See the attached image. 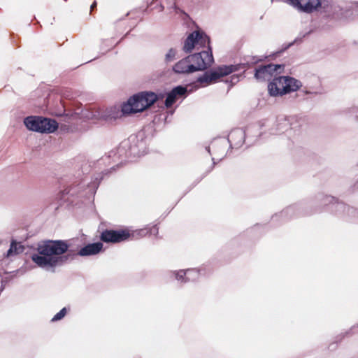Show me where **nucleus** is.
<instances>
[{
  "instance_id": "nucleus-13",
  "label": "nucleus",
  "mask_w": 358,
  "mask_h": 358,
  "mask_svg": "<svg viewBox=\"0 0 358 358\" xmlns=\"http://www.w3.org/2000/svg\"><path fill=\"white\" fill-rule=\"evenodd\" d=\"M102 243H95L86 245L79 251L81 256L94 255L99 252L102 249Z\"/></svg>"
},
{
  "instance_id": "nucleus-11",
  "label": "nucleus",
  "mask_w": 358,
  "mask_h": 358,
  "mask_svg": "<svg viewBox=\"0 0 358 358\" xmlns=\"http://www.w3.org/2000/svg\"><path fill=\"white\" fill-rule=\"evenodd\" d=\"M187 92V90L185 87L178 86L173 88L167 95L165 101L166 106L171 107L179 97L185 95Z\"/></svg>"
},
{
  "instance_id": "nucleus-18",
  "label": "nucleus",
  "mask_w": 358,
  "mask_h": 358,
  "mask_svg": "<svg viewBox=\"0 0 358 358\" xmlns=\"http://www.w3.org/2000/svg\"><path fill=\"white\" fill-rule=\"evenodd\" d=\"M120 115L118 113L117 114H110L108 115V116L106 117V118H110V119H116L117 117H119Z\"/></svg>"
},
{
  "instance_id": "nucleus-7",
  "label": "nucleus",
  "mask_w": 358,
  "mask_h": 358,
  "mask_svg": "<svg viewBox=\"0 0 358 358\" xmlns=\"http://www.w3.org/2000/svg\"><path fill=\"white\" fill-rule=\"evenodd\" d=\"M189 57V59L191 62L192 65H202L201 69L197 71H202L210 66L213 62V57L212 55L210 47H208L207 50H203L198 54L191 55Z\"/></svg>"
},
{
  "instance_id": "nucleus-10",
  "label": "nucleus",
  "mask_w": 358,
  "mask_h": 358,
  "mask_svg": "<svg viewBox=\"0 0 358 358\" xmlns=\"http://www.w3.org/2000/svg\"><path fill=\"white\" fill-rule=\"evenodd\" d=\"M202 66H203V64L192 65L189 57H187L176 63L173 66V71L178 73H187L197 71V69H201Z\"/></svg>"
},
{
  "instance_id": "nucleus-20",
  "label": "nucleus",
  "mask_w": 358,
  "mask_h": 358,
  "mask_svg": "<svg viewBox=\"0 0 358 358\" xmlns=\"http://www.w3.org/2000/svg\"><path fill=\"white\" fill-rule=\"evenodd\" d=\"M238 81V77L237 76L234 75V76H231V82L233 84L237 83Z\"/></svg>"
},
{
  "instance_id": "nucleus-16",
  "label": "nucleus",
  "mask_w": 358,
  "mask_h": 358,
  "mask_svg": "<svg viewBox=\"0 0 358 358\" xmlns=\"http://www.w3.org/2000/svg\"><path fill=\"white\" fill-rule=\"evenodd\" d=\"M196 271L194 269L187 270L186 271H180L176 274V278L178 280H182L184 275H187V279H189V275L193 273H195Z\"/></svg>"
},
{
  "instance_id": "nucleus-6",
  "label": "nucleus",
  "mask_w": 358,
  "mask_h": 358,
  "mask_svg": "<svg viewBox=\"0 0 358 358\" xmlns=\"http://www.w3.org/2000/svg\"><path fill=\"white\" fill-rule=\"evenodd\" d=\"M237 69V66L232 65L220 66L216 70L210 72V73L205 74L203 77L199 79L198 81L200 83V87H203L214 83L220 77L227 76L229 73L236 71Z\"/></svg>"
},
{
  "instance_id": "nucleus-4",
  "label": "nucleus",
  "mask_w": 358,
  "mask_h": 358,
  "mask_svg": "<svg viewBox=\"0 0 358 358\" xmlns=\"http://www.w3.org/2000/svg\"><path fill=\"white\" fill-rule=\"evenodd\" d=\"M24 124L28 130L38 133H53L58 128L55 120L41 116L27 117L24 120Z\"/></svg>"
},
{
  "instance_id": "nucleus-3",
  "label": "nucleus",
  "mask_w": 358,
  "mask_h": 358,
  "mask_svg": "<svg viewBox=\"0 0 358 358\" xmlns=\"http://www.w3.org/2000/svg\"><path fill=\"white\" fill-rule=\"evenodd\" d=\"M301 86V83L295 78L281 76L274 78L268 84V90L271 96H277L295 92Z\"/></svg>"
},
{
  "instance_id": "nucleus-8",
  "label": "nucleus",
  "mask_w": 358,
  "mask_h": 358,
  "mask_svg": "<svg viewBox=\"0 0 358 358\" xmlns=\"http://www.w3.org/2000/svg\"><path fill=\"white\" fill-rule=\"evenodd\" d=\"M287 2L298 10L311 13L322 6L323 0H287Z\"/></svg>"
},
{
  "instance_id": "nucleus-17",
  "label": "nucleus",
  "mask_w": 358,
  "mask_h": 358,
  "mask_svg": "<svg viewBox=\"0 0 358 358\" xmlns=\"http://www.w3.org/2000/svg\"><path fill=\"white\" fill-rule=\"evenodd\" d=\"M66 313V310L65 308H64L54 316V317L52 319V320L57 321V320H61L62 317H64Z\"/></svg>"
},
{
  "instance_id": "nucleus-14",
  "label": "nucleus",
  "mask_w": 358,
  "mask_h": 358,
  "mask_svg": "<svg viewBox=\"0 0 358 358\" xmlns=\"http://www.w3.org/2000/svg\"><path fill=\"white\" fill-rule=\"evenodd\" d=\"M23 250L24 248L21 244L13 242L10 245V249L7 252V257L20 254L23 252Z\"/></svg>"
},
{
  "instance_id": "nucleus-1",
  "label": "nucleus",
  "mask_w": 358,
  "mask_h": 358,
  "mask_svg": "<svg viewBox=\"0 0 358 358\" xmlns=\"http://www.w3.org/2000/svg\"><path fill=\"white\" fill-rule=\"evenodd\" d=\"M67 244L61 241H48L38 247V255H34L32 260L40 267L50 268L56 266L61 259L57 255L64 253Z\"/></svg>"
},
{
  "instance_id": "nucleus-12",
  "label": "nucleus",
  "mask_w": 358,
  "mask_h": 358,
  "mask_svg": "<svg viewBox=\"0 0 358 358\" xmlns=\"http://www.w3.org/2000/svg\"><path fill=\"white\" fill-rule=\"evenodd\" d=\"M278 69H281V66L275 64H269L258 69L255 73V78L258 80H265Z\"/></svg>"
},
{
  "instance_id": "nucleus-15",
  "label": "nucleus",
  "mask_w": 358,
  "mask_h": 358,
  "mask_svg": "<svg viewBox=\"0 0 358 358\" xmlns=\"http://www.w3.org/2000/svg\"><path fill=\"white\" fill-rule=\"evenodd\" d=\"M176 55H177V52L175 49L171 48L170 50H169V51L167 52V53L165 55L166 62L169 63V62H173L176 59Z\"/></svg>"
},
{
  "instance_id": "nucleus-2",
  "label": "nucleus",
  "mask_w": 358,
  "mask_h": 358,
  "mask_svg": "<svg viewBox=\"0 0 358 358\" xmlns=\"http://www.w3.org/2000/svg\"><path fill=\"white\" fill-rule=\"evenodd\" d=\"M157 100V96L152 92H141L134 95L122 106V113L129 115L142 112Z\"/></svg>"
},
{
  "instance_id": "nucleus-19",
  "label": "nucleus",
  "mask_w": 358,
  "mask_h": 358,
  "mask_svg": "<svg viewBox=\"0 0 358 358\" xmlns=\"http://www.w3.org/2000/svg\"><path fill=\"white\" fill-rule=\"evenodd\" d=\"M85 117L88 119H94L95 118L96 115L92 114V113H87V114L85 115Z\"/></svg>"
},
{
  "instance_id": "nucleus-9",
  "label": "nucleus",
  "mask_w": 358,
  "mask_h": 358,
  "mask_svg": "<svg viewBox=\"0 0 358 358\" xmlns=\"http://www.w3.org/2000/svg\"><path fill=\"white\" fill-rule=\"evenodd\" d=\"M129 234L126 230L105 231L101 234V240L105 242H120L126 240Z\"/></svg>"
},
{
  "instance_id": "nucleus-5",
  "label": "nucleus",
  "mask_w": 358,
  "mask_h": 358,
  "mask_svg": "<svg viewBox=\"0 0 358 358\" xmlns=\"http://www.w3.org/2000/svg\"><path fill=\"white\" fill-rule=\"evenodd\" d=\"M209 38L203 32L195 31L190 34L185 41L184 50L187 52L194 49L199 50L201 48L209 47Z\"/></svg>"
}]
</instances>
